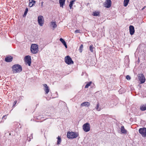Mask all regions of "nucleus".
Instances as JSON below:
<instances>
[{"label": "nucleus", "mask_w": 146, "mask_h": 146, "mask_svg": "<svg viewBox=\"0 0 146 146\" xmlns=\"http://www.w3.org/2000/svg\"><path fill=\"white\" fill-rule=\"evenodd\" d=\"M12 68L13 73L20 72L22 70V66L19 64H16L13 65Z\"/></svg>", "instance_id": "f257e3e1"}, {"label": "nucleus", "mask_w": 146, "mask_h": 146, "mask_svg": "<svg viewBox=\"0 0 146 146\" xmlns=\"http://www.w3.org/2000/svg\"><path fill=\"white\" fill-rule=\"evenodd\" d=\"M78 134L75 132L69 131L67 133V136L68 138L70 139H73L78 137Z\"/></svg>", "instance_id": "f03ea898"}, {"label": "nucleus", "mask_w": 146, "mask_h": 146, "mask_svg": "<svg viewBox=\"0 0 146 146\" xmlns=\"http://www.w3.org/2000/svg\"><path fill=\"white\" fill-rule=\"evenodd\" d=\"M31 50L33 54H36L38 51V45L36 44H33L31 47Z\"/></svg>", "instance_id": "7ed1b4c3"}, {"label": "nucleus", "mask_w": 146, "mask_h": 146, "mask_svg": "<svg viewBox=\"0 0 146 146\" xmlns=\"http://www.w3.org/2000/svg\"><path fill=\"white\" fill-rule=\"evenodd\" d=\"M64 60L65 63L68 65L73 64H74V62L69 56H66Z\"/></svg>", "instance_id": "20e7f679"}, {"label": "nucleus", "mask_w": 146, "mask_h": 146, "mask_svg": "<svg viewBox=\"0 0 146 146\" xmlns=\"http://www.w3.org/2000/svg\"><path fill=\"white\" fill-rule=\"evenodd\" d=\"M83 130L86 132H88L90 129V125L89 123H86L84 124L82 126Z\"/></svg>", "instance_id": "39448f33"}, {"label": "nucleus", "mask_w": 146, "mask_h": 146, "mask_svg": "<svg viewBox=\"0 0 146 146\" xmlns=\"http://www.w3.org/2000/svg\"><path fill=\"white\" fill-rule=\"evenodd\" d=\"M139 133L143 137H146V128H140L139 130Z\"/></svg>", "instance_id": "423d86ee"}, {"label": "nucleus", "mask_w": 146, "mask_h": 146, "mask_svg": "<svg viewBox=\"0 0 146 146\" xmlns=\"http://www.w3.org/2000/svg\"><path fill=\"white\" fill-rule=\"evenodd\" d=\"M38 22L39 25L41 26L43 25L44 23L43 17L42 16H40L38 17Z\"/></svg>", "instance_id": "0eeeda50"}, {"label": "nucleus", "mask_w": 146, "mask_h": 146, "mask_svg": "<svg viewBox=\"0 0 146 146\" xmlns=\"http://www.w3.org/2000/svg\"><path fill=\"white\" fill-rule=\"evenodd\" d=\"M138 78L141 83L142 84L145 82V79L143 75V74H139L138 75Z\"/></svg>", "instance_id": "6e6552de"}, {"label": "nucleus", "mask_w": 146, "mask_h": 146, "mask_svg": "<svg viewBox=\"0 0 146 146\" xmlns=\"http://www.w3.org/2000/svg\"><path fill=\"white\" fill-rule=\"evenodd\" d=\"M25 61L29 66H31V58L30 56L29 55L26 56L25 57Z\"/></svg>", "instance_id": "1a4fd4ad"}, {"label": "nucleus", "mask_w": 146, "mask_h": 146, "mask_svg": "<svg viewBox=\"0 0 146 146\" xmlns=\"http://www.w3.org/2000/svg\"><path fill=\"white\" fill-rule=\"evenodd\" d=\"M111 0H106L104 4V6L107 8H109L111 6Z\"/></svg>", "instance_id": "9d476101"}, {"label": "nucleus", "mask_w": 146, "mask_h": 146, "mask_svg": "<svg viewBox=\"0 0 146 146\" xmlns=\"http://www.w3.org/2000/svg\"><path fill=\"white\" fill-rule=\"evenodd\" d=\"M129 30L130 34L131 35H132L134 34L135 29L134 27L133 26L130 25L129 26Z\"/></svg>", "instance_id": "9b49d317"}, {"label": "nucleus", "mask_w": 146, "mask_h": 146, "mask_svg": "<svg viewBox=\"0 0 146 146\" xmlns=\"http://www.w3.org/2000/svg\"><path fill=\"white\" fill-rule=\"evenodd\" d=\"M13 59V57L11 56H8L5 58V61L7 62H11Z\"/></svg>", "instance_id": "f8f14e48"}, {"label": "nucleus", "mask_w": 146, "mask_h": 146, "mask_svg": "<svg viewBox=\"0 0 146 146\" xmlns=\"http://www.w3.org/2000/svg\"><path fill=\"white\" fill-rule=\"evenodd\" d=\"M43 86L45 87V88L44 89V91L45 92V94H47L49 91V89L48 86H47L46 84H43Z\"/></svg>", "instance_id": "ddd939ff"}, {"label": "nucleus", "mask_w": 146, "mask_h": 146, "mask_svg": "<svg viewBox=\"0 0 146 146\" xmlns=\"http://www.w3.org/2000/svg\"><path fill=\"white\" fill-rule=\"evenodd\" d=\"M90 105V103L88 102H84L81 104V106H85L87 107H89Z\"/></svg>", "instance_id": "4468645a"}, {"label": "nucleus", "mask_w": 146, "mask_h": 146, "mask_svg": "<svg viewBox=\"0 0 146 146\" xmlns=\"http://www.w3.org/2000/svg\"><path fill=\"white\" fill-rule=\"evenodd\" d=\"M66 0H59V3L60 7L63 8L64 5L65 4Z\"/></svg>", "instance_id": "2eb2a0df"}, {"label": "nucleus", "mask_w": 146, "mask_h": 146, "mask_svg": "<svg viewBox=\"0 0 146 146\" xmlns=\"http://www.w3.org/2000/svg\"><path fill=\"white\" fill-rule=\"evenodd\" d=\"M140 109L142 111L146 110V104H142L140 106Z\"/></svg>", "instance_id": "dca6fc26"}, {"label": "nucleus", "mask_w": 146, "mask_h": 146, "mask_svg": "<svg viewBox=\"0 0 146 146\" xmlns=\"http://www.w3.org/2000/svg\"><path fill=\"white\" fill-rule=\"evenodd\" d=\"M121 131L122 133L124 134H127V131L125 129L124 127L123 126L121 127Z\"/></svg>", "instance_id": "f3484780"}, {"label": "nucleus", "mask_w": 146, "mask_h": 146, "mask_svg": "<svg viewBox=\"0 0 146 146\" xmlns=\"http://www.w3.org/2000/svg\"><path fill=\"white\" fill-rule=\"evenodd\" d=\"M60 41L65 46L66 48H67V46L66 44V42L65 40L62 38H61L60 39Z\"/></svg>", "instance_id": "a211bd4d"}, {"label": "nucleus", "mask_w": 146, "mask_h": 146, "mask_svg": "<svg viewBox=\"0 0 146 146\" xmlns=\"http://www.w3.org/2000/svg\"><path fill=\"white\" fill-rule=\"evenodd\" d=\"M75 0H73L70 2L69 5V7L70 9H73V4H74V2H75Z\"/></svg>", "instance_id": "6ab92c4d"}, {"label": "nucleus", "mask_w": 146, "mask_h": 146, "mask_svg": "<svg viewBox=\"0 0 146 146\" xmlns=\"http://www.w3.org/2000/svg\"><path fill=\"white\" fill-rule=\"evenodd\" d=\"M99 104L98 102L97 103L96 106L95 107V109L98 111H100L101 110V108H99Z\"/></svg>", "instance_id": "aec40b11"}, {"label": "nucleus", "mask_w": 146, "mask_h": 146, "mask_svg": "<svg viewBox=\"0 0 146 146\" xmlns=\"http://www.w3.org/2000/svg\"><path fill=\"white\" fill-rule=\"evenodd\" d=\"M90 50L92 52H94V49L95 48L93 46V45H91L89 47Z\"/></svg>", "instance_id": "412c9836"}, {"label": "nucleus", "mask_w": 146, "mask_h": 146, "mask_svg": "<svg viewBox=\"0 0 146 146\" xmlns=\"http://www.w3.org/2000/svg\"><path fill=\"white\" fill-rule=\"evenodd\" d=\"M129 2V0H124L123 5L124 7H126Z\"/></svg>", "instance_id": "4be33fe9"}, {"label": "nucleus", "mask_w": 146, "mask_h": 146, "mask_svg": "<svg viewBox=\"0 0 146 146\" xmlns=\"http://www.w3.org/2000/svg\"><path fill=\"white\" fill-rule=\"evenodd\" d=\"M57 138L58 139V140L57 141V144L59 145L60 143L61 142V138L60 137L58 136Z\"/></svg>", "instance_id": "5701e85b"}, {"label": "nucleus", "mask_w": 146, "mask_h": 146, "mask_svg": "<svg viewBox=\"0 0 146 146\" xmlns=\"http://www.w3.org/2000/svg\"><path fill=\"white\" fill-rule=\"evenodd\" d=\"M93 15L95 16H100V12L96 11L94 12Z\"/></svg>", "instance_id": "b1692460"}, {"label": "nucleus", "mask_w": 146, "mask_h": 146, "mask_svg": "<svg viewBox=\"0 0 146 146\" xmlns=\"http://www.w3.org/2000/svg\"><path fill=\"white\" fill-rule=\"evenodd\" d=\"M83 45L82 44H81L79 48V51L80 52H82L83 49Z\"/></svg>", "instance_id": "393cba45"}, {"label": "nucleus", "mask_w": 146, "mask_h": 146, "mask_svg": "<svg viewBox=\"0 0 146 146\" xmlns=\"http://www.w3.org/2000/svg\"><path fill=\"white\" fill-rule=\"evenodd\" d=\"M92 82H88L85 86V88H88L89 86H90L91 84H92Z\"/></svg>", "instance_id": "a878e982"}, {"label": "nucleus", "mask_w": 146, "mask_h": 146, "mask_svg": "<svg viewBox=\"0 0 146 146\" xmlns=\"http://www.w3.org/2000/svg\"><path fill=\"white\" fill-rule=\"evenodd\" d=\"M28 11V8H27L25 10L24 15H23V17H25L26 16V15L27 14V12Z\"/></svg>", "instance_id": "bb28decb"}, {"label": "nucleus", "mask_w": 146, "mask_h": 146, "mask_svg": "<svg viewBox=\"0 0 146 146\" xmlns=\"http://www.w3.org/2000/svg\"><path fill=\"white\" fill-rule=\"evenodd\" d=\"M52 26V27L54 28L56 27L57 26L55 22H52L51 23Z\"/></svg>", "instance_id": "cd10ccee"}, {"label": "nucleus", "mask_w": 146, "mask_h": 146, "mask_svg": "<svg viewBox=\"0 0 146 146\" xmlns=\"http://www.w3.org/2000/svg\"><path fill=\"white\" fill-rule=\"evenodd\" d=\"M29 7H31L33 6L34 5V3H31L30 1H29Z\"/></svg>", "instance_id": "c85d7f7f"}, {"label": "nucleus", "mask_w": 146, "mask_h": 146, "mask_svg": "<svg viewBox=\"0 0 146 146\" xmlns=\"http://www.w3.org/2000/svg\"><path fill=\"white\" fill-rule=\"evenodd\" d=\"M126 78L127 80H130L131 79V78L129 75H128L126 76Z\"/></svg>", "instance_id": "c756f323"}, {"label": "nucleus", "mask_w": 146, "mask_h": 146, "mask_svg": "<svg viewBox=\"0 0 146 146\" xmlns=\"http://www.w3.org/2000/svg\"><path fill=\"white\" fill-rule=\"evenodd\" d=\"M33 137L32 136H30V137H27V139L29 140V141H30L31 139Z\"/></svg>", "instance_id": "7c9ffc66"}, {"label": "nucleus", "mask_w": 146, "mask_h": 146, "mask_svg": "<svg viewBox=\"0 0 146 146\" xmlns=\"http://www.w3.org/2000/svg\"><path fill=\"white\" fill-rule=\"evenodd\" d=\"M80 30H76L75 31V33H80Z\"/></svg>", "instance_id": "2f4dec72"}, {"label": "nucleus", "mask_w": 146, "mask_h": 146, "mask_svg": "<svg viewBox=\"0 0 146 146\" xmlns=\"http://www.w3.org/2000/svg\"><path fill=\"white\" fill-rule=\"evenodd\" d=\"M17 103V100H15V101H14V102L13 103V107H14L15 106V105Z\"/></svg>", "instance_id": "473e14b6"}, {"label": "nucleus", "mask_w": 146, "mask_h": 146, "mask_svg": "<svg viewBox=\"0 0 146 146\" xmlns=\"http://www.w3.org/2000/svg\"><path fill=\"white\" fill-rule=\"evenodd\" d=\"M43 3H44V2L43 1H42V2H41V6L42 8L43 7Z\"/></svg>", "instance_id": "72a5a7b5"}, {"label": "nucleus", "mask_w": 146, "mask_h": 146, "mask_svg": "<svg viewBox=\"0 0 146 146\" xmlns=\"http://www.w3.org/2000/svg\"><path fill=\"white\" fill-rule=\"evenodd\" d=\"M34 0H29V1H30L31 3H33Z\"/></svg>", "instance_id": "f704fd0d"}, {"label": "nucleus", "mask_w": 146, "mask_h": 146, "mask_svg": "<svg viewBox=\"0 0 146 146\" xmlns=\"http://www.w3.org/2000/svg\"><path fill=\"white\" fill-rule=\"evenodd\" d=\"M36 3V1H35L34 0L33 3H34L35 4Z\"/></svg>", "instance_id": "c9c22d12"}, {"label": "nucleus", "mask_w": 146, "mask_h": 146, "mask_svg": "<svg viewBox=\"0 0 146 146\" xmlns=\"http://www.w3.org/2000/svg\"><path fill=\"white\" fill-rule=\"evenodd\" d=\"M5 116H3V117H2V119H5Z\"/></svg>", "instance_id": "e433bc0d"}]
</instances>
